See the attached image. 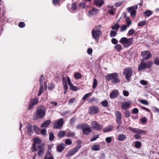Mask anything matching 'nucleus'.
<instances>
[{
  "instance_id": "f257e3e1",
  "label": "nucleus",
  "mask_w": 159,
  "mask_h": 159,
  "mask_svg": "<svg viewBox=\"0 0 159 159\" xmlns=\"http://www.w3.org/2000/svg\"><path fill=\"white\" fill-rule=\"evenodd\" d=\"M118 75V73L114 72L107 75L105 77V78L106 80L108 81L111 80V82L113 84L120 83V79L117 77Z\"/></svg>"
},
{
  "instance_id": "f03ea898",
  "label": "nucleus",
  "mask_w": 159,
  "mask_h": 159,
  "mask_svg": "<svg viewBox=\"0 0 159 159\" xmlns=\"http://www.w3.org/2000/svg\"><path fill=\"white\" fill-rule=\"evenodd\" d=\"M45 114V109L44 107L41 106L38 108L36 112L34 114V119L36 120L42 118Z\"/></svg>"
},
{
  "instance_id": "7ed1b4c3",
  "label": "nucleus",
  "mask_w": 159,
  "mask_h": 159,
  "mask_svg": "<svg viewBox=\"0 0 159 159\" xmlns=\"http://www.w3.org/2000/svg\"><path fill=\"white\" fill-rule=\"evenodd\" d=\"M128 129L135 133H137L134 135V138L136 139H139L141 138L140 134H142L145 133V132L140 129L133 128L131 127H129Z\"/></svg>"
},
{
  "instance_id": "20e7f679",
  "label": "nucleus",
  "mask_w": 159,
  "mask_h": 159,
  "mask_svg": "<svg viewBox=\"0 0 159 159\" xmlns=\"http://www.w3.org/2000/svg\"><path fill=\"white\" fill-rule=\"evenodd\" d=\"M82 129L83 130V133L86 135H88L89 133L92 132V130L90 127L89 125L87 124L83 123L80 126Z\"/></svg>"
},
{
  "instance_id": "39448f33",
  "label": "nucleus",
  "mask_w": 159,
  "mask_h": 159,
  "mask_svg": "<svg viewBox=\"0 0 159 159\" xmlns=\"http://www.w3.org/2000/svg\"><path fill=\"white\" fill-rule=\"evenodd\" d=\"M32 152L35 151H38V155L40 157H42L43 155L44 152V145L36 147L35 148H31Z\"/></svg>"
},
{
  "instance_id": "423d86ee",
  "label": "nucleus",
  "mask_w": 159,
  "mask_h": 159,
  "mask_svg": "<svg viewBox=\"0 0 159 159\" xmlns=\"http://www.w3.org/2000/svg\"><path fill=\"white\" fill-rule=\"evenodd\" d=\"M123 74L125 75L126 79L129 80L132 75V69L130 67L125 68L124 69Z\"/></svg>"
},
{
  "instance_id": "0eeeda50",
  "label": "nucleus",
  "mask_w": 159,
  "mask_h": 159,
  "mask_svg": "<svg viewBox=\"0 0 159 159\" xmlns=\"http://www.w3.org/2000/svg\"><path fill=\"white\" fill-rule=\"evenodd\" d=\"M152 64V62L151 61H148L146 63L142 62L139 66L138 70L139 71L141 69L149 68L151 66Z\"/></svg>"
},
{
  "instance_id": "6e6552de",
  "label": "nucleus",
  "mask_w": 159,
  "mask_h": 159,
  "mask_svg": "<svg viewBox=\"0 0 159 159\" xmlns=\"http://www.w3.org/2000/svg\"><path fill=\"white\" fill-rule=\"evenodd\" d=\"M101 33V30H97L95 29L93 30L92 32L93 37L97 41L98 40Z\"/></svg>"
},
{
  "instance_id": "1a4fd4ad",
  "label": "nucleus",
  "mask_w": 159,
  "mask_h": 159,
  "mask_svg": "<svg viewBox=\"0 0 159 159\" xmlns=\"http://www.w3.org/2000/svg\"><path fill=\"white\" fill-rule=\"evenodd\" d=\"M138 5L133 6L127 8V11L130 13L131 16L133 17L135 16L136 13V10L138 8Z\"/></svg>"
},
{
  "instance_id": "9d476101",
  "label": "nucleus",
  "mask_w": 159,
  "mask_h": 159,
  "mask_svg": "<svg viewBox=\"0 0 159 159\" xmlns=\"http://www.w3.org/2000/svg\"><path fill=\"white\" fill-rule=\"evenodd\" d=\"M63 124V120L61 118L58 120L56 121L53 125V127L55 129H59L62 127Z\"/></svg>"
},
{
  "instance_id": "9b49d317",
  "label": "nucleus",
  "mask_w": 159,
  "mask_h": 159,
  "mask_svg": "<svg viewBox=\"0 0 159 159\" xmlns=\"http://www.w3.org/2000/svg\"><path fill=\"white\" fill-rule=\"evenodd\" d=\"M141 56L143 57V59L141 61H143L144 60H148L151 56V54L150 52L149 51H146L142 52Z\"/></svg>"
},
{
  "instance_id": "f8f14e48",
  "label": "nucleus",
  "mask_w": 159,
  "mask_h": 159,
  "mask_svg": "<svg viewBox=\"0 0 159 159\" xmlns=\"http://www.w3.org/2000/svg\"><path fill=\"white\" fill-rule=\"evenodd\" d=\"M81 146L80 145L76 146L74 148L70 151L68 152L67 154L66 155V156L67 157L69 156H72L78 151L81 148Z\"/></svg>"
},
{
  "instance_id": "ddd939ff",
  "label": "nucleus",
  "mask_w": 159,
  "mask_h": 159,
  "mask_svg": "<svg viewBox=\"0 0 159 159\" xmlns=\"http://www.w3.org/2000/svg\"><path fill=\"white\" fill-rule=\"evenodd\" d=\"M92 127L96 130H100L102 129V127L98 122L95 121H93L91 123Z\"/></svg>"
},
{
  "instance_id": "4468645a",
  "label": "nucleus",
  "mask_w": 159,
  "mask_h": 159,
  "mask_svg": "<svg viewBox=\"0 0 159 159\" xmlns=\"http://www.w3.org/2000/svg\"><path fill=\"white\" fill-rule=\"evenodd\" d=\"M34 143L31 147V148H35L36 147L43 145V144H41V141L38 138H35L34 139Z\"/></svg>"
},
{
  "instance_id": "2eb2a0df",
  "label": "nucleus",
  "mask_w": 159,
  "mask_h": 159,
  "mask_svg": "<svg viewBox=\"0 0 159 159\" xmlns=\"http://www.w3.org/2000/svg\"><path fill=\"white\" fill-rule=\"evenodd\" d=\"M99 108L94 106L91 107L89 109V113L91 114H96L99 112Z\"/></svg>"
},
{
  "instance_id": "dca6fc26",
  "label": "nucleus",
  "mask_w": 159,
  "mask_h": 159,
  "mask_svg": "<svg viewBox=\"0 0 159 159\" xmlns=\"http://www.w3.org/2000/svg\"><path fill=\"white\" fill-rule=\"evenodd\" d=\"M38 101L39 100L38 98H35L34 99H31L30 103L28 108V109L29 110H31L32 108L34 105L37 104L38 102Z\"/></svg>"
},
{
  "instance_id": "f3484780",
  "label": "nucleus",
  "mask_w": 159,
  "mask_h": 159,
  "mask_svg": "<svg viewBox=\"0 0 159 159\" xmlns=\"http://www.w3.org/2000/svg\"><path fill=\"white\" fill-rule=\"evenodd\" d=\"M115 115L116 118V121L119 124H120L121 123V120L122 119V115L120 112L118 111H115Z\"/></svg>"
},
{
  "instance_id": "a211bd4d",
  "label": "nucleus",
  "mask_w": 159,
  "mask_h": 159,
  "mask_svg": "<svg viewBox=\"0 0 159 159\" xmlns=\"http://www.w3.org/2000/svg\"><path fill=\"white\" fill-rule=\"evenodd\" d=\"M131 102H125L121 103V108L124 110H125L128 109L130 105Z\"/></svg>"
},
{
  "instance_id": "6ab92c4d",
  "label": "nucleus",
  "mask_w": 159,
  "mask_h": 159,
  "mask_svg": "<svg viewBox=\"0 0 159 159\" xmlns=\"http://www.w3.org/2000/svg\"><path fill=\"white\" fill-rule=\"evenodd\" d=\"M67 80L68 84L70 86V89L73 91H76L78 89L77 87L72 85V84L71 83L70 78L67 77Z\"/></svg>"
},
{
  "instance_id": "aec40b11",
  "label": "nucleus",
  "mask_w": 159,
  "mask_h": 159,
  "mask_svg": "<svg viewBox=\"0 0 159 159\" xmlns=\"http://www.w3.org/2000/svg\"><path fill=\"white\" fill-rule=\"evenodd\" d=\"M118 95V91L117 90L113 91L110 94L111 98L113 99L116 98Z\"/></svg>"
},
{
  "instance_id": "412c9836",
  "label": "nucleus",
  "mask_w": 159,
  "mask_h": 159,
  "mask_svg": "<svg viewBox=\"0 0 159 159\" xmlns=\"http://www.w3.org/2000/svg\"><path fill=\"white\" fill-rule=\"evenodd\" d=\"M45 159H54L53 156L51 153V150L49 149L46 152Z\"/></svg>"
},
{
  "instance_id": "4be33fe9",
  "label": "nucleus",
  "mask_w": 159,
  "mask_h": 159,
  "mask_svg": "<svg viewBox=\"0 0 159 159\" xmlns=\"http://www.w3.org/2000/svg\"><path fill=\"white\" fill-rule=\"evenodd\" d=\"M133 42V39L132 38L127 39V40H126L124 44L126 46V47H127L130 46L132 43Z\"/></svg>"
},
{
  "instance_id": "5701e85b",
  "label": "nucleus",
  "mask_w": 159,
  "mask_h": 159,
  "mask_svg": "<svg viewBox=\"0 0 159 159\" xmlns=\"http://www.w3.org/2000/svg\"><path fill=\"white\" fill-rule=\"evenodd\" d=\"M98 12V9L93 8L91 10L89 11V16H91L93 15L97 14Z\"/></svg>"
},
{
  "instance_id": "b1692460",
  "label": "nucleus",
  "mask_w": 159,
  "mask_h": 159,
  "mask_svg": "<svg viewBox=\"0 0 159 159\" xmlns=\"http://www.w3.org/2000/svg\"><path fill=\"white\" fill-rule=\"evenodd\" d=\"M104 3L103 0H95L94 4L96 6H101Z\"/></svg>"
},
{
  "instance_id": "393cba45",
  "label": "nucleus",
  "mask_w": 159,
  "mask_h": 159,
  "mask_svg": "<svg viewBox=\"0 0 159 159\" xmlns=\"http://www.w3.org/2000/svg\"><path fill=\"white\" fill-rule=\"evenodd\" d=\"M51 122V120H47L42 124L41 127H46L50 124Z\"/></svg>"
},
{
  "instance_id": "a878e982",
  "label": "nucleus",
  "mask_w": 159,
  "mask_h": 159,
  "mask_svg": "<svg viewBox=\"0 0 159 159\" xmlns=\"http://www.w3.org/2000/svg\"><path fill=\"white\" fill-rule=\"evenodd\" d=\"M125 136L123 134H120L118 135V139L119 141H122L126 139Z\"/></svg>"
},
{
  "instance_id": "bb28decb",
  "label": "nucleus",
  "mask_w": 159,
  "mask_h": 159,
  "mask_svg": "<svg viewBox=\"0 0 159 159\" xmlns=\"http://www.w3.org/2000/svg\"><path fill=\"white\" fill-rule=\"evenodd\" d=\"M91 149L94 151H98L100 150V147L98 144H94L92 146Z\"/></svg>"
},
{
  "instance_id": "cd10ccee",
  "label": "nucleus",
  "mask_w": 159,
  "mask_h": 159,
  "mask_svg": "<svg viewBox=\"0 0 159 159\" xmlns=\"http://www.w3.org/2000/svg\"><path fill=\"white\" fill-rule=\"evenodd\" d=\"M113 128V127L111 125H109L103 129L104 133L108 132L111 130Z\"/></svg>"
},
{
  "instance_id": "c85d7f7f",
  "label": "nucleus",
  "mask_w": 159,
  "mask_h": 159,
  "mask_svg": "<svg viewBox=\"0 0 159 159\" xmlns=\"http://www.w3.org/2000/svg\"><path fill=\"white\" fill-rule=\"evenodd\" d=\"M26 127L27 128V131L28 134H32L33 132L32 126L30 124H28Z\"/></svg>"
},
{
  "instance_id": "c756f323",
  "label": "nucleus",
  "mask_w": 159,
  "mask_h": 159,
  "mask_svg": "<svg viewBox=\"0 0 159 159\" xmlns=\"http://www.w3.org/2000/svg\"><path fill=\"white\" fill-rule=\"evenodd\" d=\"M64 148V145L61 144L58 145L57 148V150L58 152H61Z\"/></svg>"
},
{
  "instance_id": "7c9ffc66",
  "label": "nucleus",
  "mask_w": 159,
  "mask_h": 159,
  "mask_svg": "<svg viewBox=\"0 0 159 159\" xmlns=\"http://www.w3.org/2000/svg\"><path fill=\"white\" fill-rule=\"evenodd\" d=\"M126 24L127 27H129L132 24V21L130 19L127 17H126Z\"/></svg>"
},
{
  "instance_id": "2f4dec72",
  "label": "nucleus",
  "mask_w": 159,
  "mask_h": 159,
  "mask_svg": "<svg viewBox=\"0 0 159 159\" xmlns=\"http://www.w3.org/2000/svg\"><path fill=\"white\" fill-rule=\"evenodd\" d=\"M114 48L117 51L120 52L122 50V47L120 45L117 44L114 46Z\"/></svg>"
},
{
  "instance_id": "473e14b6",
  "label": "nucleus",
  "mask_w": 159,
  "mask_h": 159,
  "mask_svg": "<svg viewBox=\"0 0 159 159\" xmlns=\"http://www.w3.org/2000/svg\"><path fill=\"white\" fill-rule=\"evenodd\" d=\"M145 16L149 17L152 14V12L150 10H147L144 12Z\"/></svg>"
},
{
  "instance_id": "72a5a7b5",
  "label": "nucleus",
  "mask_w": 159,
  "mask_h": 159,
  "mask_svg": "<svg viewBox=\"0 0 159 159\" xmlns=\"http://www.w3.org/2000/svg\"><path fill=\"white\" fill-rule=\"evenodd\" d=\"M120 27V25L117 23L115 24L114 25L111 26V29L112 30H118Z\"/></svg>"
},
{
  "instance_id": "f704fd0d",
  "label": "nucleus",
  "mask_w": 159,
  "mask_h": 159,
  "mask_svg": "<svg viewBox=\"0 0 159 159\" xmlns=\"http://www.w3.org/2000/svg\"><path fill=\"white\" fill-rule=\"evenodd\" d=\"M65 132L64 131H61L58 134V136L59 137H63L65 135Z\"/></svg>"
},
{
  "instance_id": "c9c22d12",
  "label": "nucleus",
  "mask_w": 159,
  "mask_h": 159,
  "mask_svg": "<svg viewBox=\"0 0 159 159\" xmlns=\"http://www.w3.org/2000/svg\"><path fill=\"white\" fill-rule=\"evenodd\" d=\"M34 129L35 133L37 134H39V129L38 128V127L36 125L34 126L33 127Z\"/></svg>"
},
{
  "instance_id": "e433bc0d",
  "label": "nucleus",
  "mask_w": 159,
  "mask_h": 159,
  "mask_svg": "<svg viewBox=\"0 0 159 159\" xmlns=\"http://www.w3.org/2000/svg\"><path fill=\"white\" fill-rule=\"evenodd\" d=\"M43 84H40V89L39 91V92L38 93V95L40 96L43 92Z\"/></svg>"
},
{
  "instance_id": "4c0bfd02",
  "label": "nucleus",
  "mask_w": 159,
  "mask_h": 159,
  "mask_svg": "<svg viewBox=\"0 0 159 159\" xmlns=\"http://www.w3.org/2000/svg\"><path fill=\"white\" fill-rule=\"evenodd\" d=\"M74 77L76 79H80L82 77L81 75L79 73H76L74 74Z\"/></svg>"
},
{
  "instance_id": "58836bf2",
  "label": "nucleus",
  "mask_w": 159,
  "mask_h": 159,
  "mask_svg": "<svg viewBox=\"0 0 159 159\" xmlns=\"http://www.w3.org/2000/svg\"><path fill=\"white\" fill-rule=\"evenodd\" d=\"M141 145V143L139 141L135 142V147L137 148H139Z\"/></svg>"
},
{
  "instance_id": "ea45409f",
  "label": "nucleus",
  "mask_w": 159,
  "mask_h": 159,
  "mask_svg": "<svg viewBox=\"0 0 159 159\" xmlns=\"http://www.w3.org/2000/svg\"><path fill=\"white\" fill-rule=\"evenodd\" d=\"M102 105L104 107H107L108 106V102L107 101L105 100L101 102Z\"/></svg>"
},
{
  "instance_id": "a19ab883",
  "label": "nucleus",
  "mask_w": 159,
  "mask_h": 159,
  "mask_svg": "<svg viewBox=\"0 0 159 159\" xmlns=\"http://www.w3.org/2000/svg\"><path fill=\"white\" fill-rule=\"evenodd\" d=\"M117 31L111 30L110 33V36L111 37L115 36L117 34Z\"/></svg>"
},
{
  "instance_id": "79ce46f5",
  "label": "nucleus",
  "mask_w": 159,
  "mask_h": 159,
  "mask_svg": "<svg viewBox=\"0 0 159 159\" xmlns=\"http://www.w3.org/2000/svg\"><path fill=\"white\" fill-rule=\"evenodd\" d=\"M127 28V27L125 25H123L121 26L120 27V31L123 32Z\"/></svg>"
},
{
  "instance_id": "37998d69",
  "label": "nucleus",
  "mask_w": 159,
  "mask_h": 159,
  "mask_svg": "<svg viewBox=\"0 0 159 159\" xmlns=\"http://www.w3.org/2000/svg\"><path fill=\"white\" fill-rule=\"evenodd\" d=\"M127 38L126 37H122L119 41V42L123 44H124L126 40H127Z\"/></svg>"
},
{
  "instance_id": "c03bdc74",
  "label": "nucleus",
  "mask_w": 159,
  "mask_h": 159,
  "mask_svg": "<svg viewBox=\"0 0 159 159\" xmlns=\"http://www.w3.org/2000/svg\"><path fill=\"white\" fill-rule=\"evenodd\" d=\"M146 23V22L145 21L143 20L139 22L138 24V25L139 26H142L145 25Z\"/></svg>"
},
{
  "instance_id": "a18cd8bd",
  "label": "nucleus",
  "mask_w": 159,
  "mask_h": 159,
  "mask_svg": "<svg viewBox=\"0 0 159 159\" xmlns=\"http://www.w3.org/2000/svg\"><path fill=\"white\" fill-rule=\"evenodd\" d=\"M97 81L95 79H93V89L95 88L97 85Z\"/></svg>"
},
{
  "instance_id": "49530a36",
  "label": "nucleus",
  "mask_w": 159,
  "mask_h": 159,
  "mask_svg": "<svg viewBox=\"0 0 159 159\" xmlns=\"http://www.w3.org/2000/svg\"><path fill=\"white\" fill-rule=\"evenodd\" d=\"M75 136V134L72 132H69L67 134V136L68 137L74 138Z\"/></svg>"
},
{
  "instance_id": "de8ad7c7",
  "label": "nucleus",
  "mask_w": 159,
  "mask_h": 159,
  "mask_svg": "<svg viewBox=\"0 0 159 159\" xmlns=\"http://www.w3.org/2000/svg\"><path fill=\"white\" fill-rule=\"evenodd\" d=\"M40 133L43 135L45 136L47 135L46 130L45 129H42L40 130Z\"/></svg>"
},
{
  "instance_id": "09e8293b",
  "label": "nucleus",
  "mask_w": 159,
  "mask_h": 159,
  "mask_svg": "<svg viewBox=\"0 0 159 159\" xmlns=\"http://www.w3.org/2000/svg\"><path fill=\"white\" fill-rule=\"evenodd\" d=\"M135 32V30L134 29H131L129 30L128 32V34L129 36L131 35L134 34Z\"/></svg>"
},
{
  "instance_id": "8fccbe9b",
  "label": "nucleus",
  "mask_w": 159,
  "mask_h": 159,
  "mask_svg": "<svg viewBox=\"0 0 159 159\" xmlns=\"http://www.w3.org/2000/svg\"><path fill=\"white\" fill-rule=\"evenodd\" d=\"M49 139L50 141L54 139V136L53 133L52 132L49 133Z\"/></svg>"
},
{
  "instance_id": "3c124183",
  "label": "nucleus",
  "mask_w": 159,
  "mask_h": 159,
  "mask_svg": "<svg viewBox=\"0 0 159 159\" xmlns=\"http://www.w3.org/2000/svg\"><path fill=\"white\" fill-rule=\"evenodd\" d=\"M91 94L92 93H89L86 94L83 98V100L84 101L89 96H91Z\"/></svg>"
},
{
  "instance_id": "603ef678",
  "label": "nucleus",
  "mask_w": 159,
  "mask_h": 159,
  "mask_svg": "<svg viewBox=\"0 0 159 159\" xmlns=\"http://www.w3.org/2000/svg\"><path fill=\"white\" fill-rule=\"evenodd\" d=\"M65 143L66 144H67L68 145H71L72 143V141L70 140V139H66L65 141Z\"/></svg>"
},
{
  "instance_id": "864d4df0",
  "label": "nucleus",
  "mask_w": 159,
  "mask_h": 159,
  "mask_svg": "<svg viewBox=\"0 0 159 159\" xmlns=\"http://www.w3.org/2000/svg\"><path fill=\"white\" fill-rule=\"evenodd\" d=\"M140 102L144 105H148V102L146 100H141L140 101Z\"/></svg>"
},
{
  "instance_id": "5fc2aeb1",
  "label": "nucleus",
  "mask_w": 159,
  "mask_h": 159,
  "mask_svg": "<svg viewBox=\"0 0 159 159\" xmlns=\"http://www.w3.org/2000/svg\"><path fill=\"white\" fill-rule=\"evenodd\" d=\"M125 117H128L130 116V113L129 111H126L125 113Z\"/></svg>"
},
{
  "instance_id": "6e6d98bb",
  "label": "nucleus",
  "mask_w": 159,
  "mask_h": 159,
  "mask_svg": "<svg viewBox=\"0 0 159 159\" xmlns=\"http://www.w3.org/2000/svg\"><path fill=\"white\" fill-rule=\"evenodd\" d=\"M106 141L108 143H110L112 140V139L111 137H108L106 138Z\"/></svg>"
},
{
  "instance_id": "4d7b16f0",
  "label": "nucleus",
  "mask_w": 159,
  "mask_h": 159,
  "mask_svg": "<svg viewBox=\"0 0 159 159\" xmlns=\"http://www.w3.org/2000/svg\"><path fill=\"white\" fill-rule=\"evenodd\" d=\"M112 43L114 44H117L118 43V41L115 38H113L111 40Z\"/></svg>"
},
{
  "instance_id": "13d9d810",
  "label": "nucleus",
  "mask_w": 159,
  "mask_h": 159,
  "mask_svg": "<svg viewBox=\"0 0 159 159\" xmlns=\"http://www.w3.org/2000/svg\"><path fill=\"white\" fill-rule=\"evenodd\" d=\"M139 112V110L137 108H134L132 110V113L134 114L137 113Z\"/></svg>"
},
{
  "instance_id": "bf43d9fd",
  "label": "nucleus",
  "mask_w": 159,
  "mask_h": 159,
  "mask_svg": "<svg viewBox=\"0 0 159 159\" xmlns=\"http://www.w3.org/2000/svg\"><path fill=\"white\" fill-rule=\"evenodd\" d=\"M25 25V24L22 22H20L19 24V26L20 28L24 27Z\"/></svg>"
},
{
  "instance_id": "052dcab7",
  "label": "nucleus",
  "mask_w": 159,
  "mask_h": 159,
  "mask_svg": "<svg viewBox=\"0 0 159 159\" xmlns=\"http://www.w3.org/2000/svg\"><path fill=\"white\" fill-rule=\"evenodd\" d=\"M54 88V85L52 83H51L48 85V89L50 90H52Z\"/></svg>"
},
{
  "instance_id": "680f3d73",
  "label": "nucleus",
  "mask_w": 159,
  "mask_h": 159,
  "mask_svg": "<svg viewBox=\"0 0 159 159\" xmlns=\"http://www.w3.org/2000/svg\"><path fill=\"white\" fill-rule=\"evenodd\" d=\"M98 137V135H97L94 136H93L91 139V141H93L95 140Z\"/></svg>"
},
{
  "instance_id": "e2e57ef3",
  "label": "nucleus",
  "mask_w": 159,
  "mask_h": 159,
  "mask_svg": "<svg viewBox=\"0 0 159 159\" xmlns=\"http://www.w3.org/2000/svg\"><path fill=\"white\" fill-rule=\"evenodd\" d=\"M123 95L126 97L128 96L129 95V92L126 90H124L123 91Z\"/></svg>"
},
{
  "instance_id": "0e129e2a",
  "label": "nucleus",
  "mask_w": 159,
  "mask_h": 159,
  "mask_svg": "<svg viewBox=\"0 0 159 159\" xmlns=\"http://www.w3.org/2000/svg\"><path fill=\"white\" fill-rule=\"evenodd\" d=\"M44 78L43 75H41L39 80V81L40 83V84H43V80L44 79Z\"/></svg>"
},
{
  "instance_id": "69168bd1",
  "label": "nucleus",
  "mask_w": 159,
  "mask_h": 159,
  "mask_svg": "<svg viewBox=\"0 0 159 159\" xmlns=\"http://www.w3.org/2000/svg\"><path fill=\"white\" fill-rule=\"evenodd\" d=\"M140 120L141 122L143 124L145 123L146 122V119L144 117L141 118Z\"/></svg>"
},
{
  "instance_id": "338daca9",
  "label": "nucleus",
  "mask_w": 159,
  "mask_h": 159,
  "mask_svg": "<svg viewBox=\"0 0 159 159\" xmlns=\"http://www.w3.org/2000/svg\"><path fill=\"white\" fill-rule=\"evenodd\" d=\"M140 83L141 84L143 85H146L148 84L147 82L144 80L141 81Z\"/></svg>"
},
{
  "instance_id": "774afa93",
  "label": "nucleus",
  "mask_w": 159,
  "mask_h": 159,
  "mask_svg": "<svg viewBox=\"0 0 159 159\" xmlns=\"http://www.w3.org/2000/svg\"><path fill=\"white\" fill-rule=\"evenodd\" d=\"M154 62L156 65L159 64V59H156L154 60Z\"/></svg>"
}]
</instances>
